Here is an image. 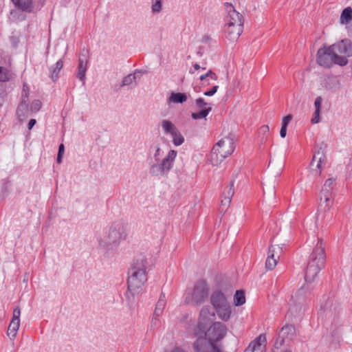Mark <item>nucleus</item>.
Segmentation results:
<instances>
[{"mask_svg": "<svg viewBox=\"0 0 352 352\" xmlns=\"http://www.w3.org/2000/svg\"><path fill=\"white\" fill-rule=\"evenodd\" d=\"M227 328L221 322H214L208 329L195 331L197 340L194 343V349L200 352H223L221 345L218 342L226 335Z\"/></svg>", "mask_w": 352, "mask_h": 352, "instance_id": "f257e3e1", "label": "nucleus"}, {"mask_svg": "<svg viewBox=\"0 0 352 352\" xmlns=\"http://www.w3.org/2000/svg\"><path fill=\"white\" fill-rule=\"evenodd\" d=\"M351 56L352 45H323L317 52L316 62L324 68H331L333 65L343 67Z\"/></svg>", "mask_w": 352, "mask_h": 352, "instance_id": "f03ea898", "label": "nucleus"}, {"mask_svg": "<svg viewBox=\"0 0 352 352\" xmlns=\"http://www.w3.org/2000/svg\"><path fill=\"white\" fill-rule=\"evenodd\" d=\"M147 259L143 254L134 258L129 271L127 279L128 291L133 296L140 292L147 280Z\"/></svg>", "mask_w": 352, "mask_h": 352, "instance_id": "7ed1b4c3", "label": "nucleus"}, {"mask_svg": "<svg viewBox=\"0 0 352 352\" xmlns=\"http://www.w3.org/2000/svg\"><path fill=\"white\" fill-rule=\"evenodd\" d=\"M126 226L122 223H114L98 236L99 247L106 252L113 251L122 241L126 239Z\"/></svg>", "mask_w": 352, "mask_h": 352, "instance_id": "20e7f679", "label": "nucleus"}, {"mask_svg": "<svg viewBox=\"0 0 352 352\" xmlns=\"http://www.w3.org/2000/svg\"><path fill=\"white\" fill-rule=\"evenodd\" d=\"M324 243L318 239L310 256L309 261L305 272V280L307 284L314 282L325 262Z\"/></svg>", "mask_w": 352, "mask_h": 352, "instance_id": "39448f33", "label": "nucleus"}, {"mask_svg": "<svg viewBox=\"0 0 352 352\" xmlns=\"http://www.w3.org/2000/svg\"><path fill=\"white\" fill-rule=\"evenodd\" d=\"M235 149L234 135L229 134L221 138L212 148L210 162L217 166L224 159L230 155Z\"/></svg>", "mask_w": 352, "mask_h": 352, "instance_id": "423d86ee", "label": "nucleus"}, {"mask_svg": "<svg viewBox=\"0 0 352 352\" xmlns=\"http://www.w3.org/2000/svg\"><path fill=\"white\" fill-rule=\"evenodd\" d=\"M209 286L205 280H197L193 287L186 294L184 302L194 306L204 303L208 298Z\"/></svg>", "mask_w": 352, "mask_h": 352, "instance_id": "0eeeda50", "label": "nucleus"}, {"mask_svg": "<svg viewBox=\"0 0 352 352\" xmlns=\"http://www.w3.org/2000/svg\"><path fill=\"white\" fill-rule=\"evenodd\" d=\"M160 148L157 146L154 154V157L157 163L152 165L150 168V173L155 176L166 174L171 169L177 156V151L170 150L167 156H166L161 162H159L157 157L160 155Z\"/></svg>", "mask_w": 352, "mask_h": 352, "instance_id": "6e6552de", "label": "nucleus"}, {"mask_svg": "<svg viewBox=\"0 0 352 352\" xmlns=\"http://www.w3.org/2000/svg\"><path fill=\"white\" fill-rule=\"evenodd\" d=\"M210 302L221 319L228 320L230 318L231 308L222 292L214 291L210 296Z\"/></svg>", "mask_w": 352, "mask_h": 352, "instance_id": "1a4fd4ad", "label": "nucleus"}, {"mask_svg": "<svg viewBox=\"0 0 352 352\" xmlns=\"http://www.w3.org/2000/svg\"><path fill=\"white\" fill-rule=\"evenodd\" d=\"M295 337V327L293 324H287L280 329L274 343V347L276 349H280L286 340H292Z\"/></svg>", "mask_w": 352, "mask_h": 352, "instance_id": "9d476101", "label": "nucleus"}, {"mask_svg": "<svg viewBox=\"0 0 352 352\" xmlns=\"http://www.w3.org/2000/svg\"><path fill=\"white\" fill-rule=\"evenodd\" d=\"M228 12L225 18V25H242L243 26V17L241 14L237 12L231 3L225 4Z\"/></svg>", "mask_w": 352, "mask_h": 352, "instance_id": "9b49d317", "label": "nucleus"}, {"mask_svg": "<svg viewBox=\"0 0 352 352\" xmlns=\"http://www.w3.org/2000/svg\"><path fill=\"white\" fill-rule=\"evenodd\" d=\"M327 145L324 143H322L318 151L314 153L311 162V166H313L314 162L318 160V162L316 164L317 169L315 170L316 174L317 175H320L321 171H322V164H325L327 161L326 157V153H325V149H326Z\"/></svg>", "mask_w": 352, "mask_h": 352, "instance_id": "f8f14e48", "label": "nucleus"}, {"mask_svg": "<svg viewBox=\"0 0 352 352\" xmlns=\"http://www.w3.org/2000/svg\"><path fill=\"white\" fill-rule=\"evenodd\" d=\"M214 313L211 310L209 306H204L200 311L198 321V330L206 329L209 322L214 318Z\"/></svg>", "mask_w": 352, "mask_h": 352, "instance_id": "ddd939ff", "label": "nucleus"}, {"mask_svg": "<svg viewBox=\"0 0 352 352\" xmlns=\"http://www.w3.org/2000/svg\"><path fill=\"white\" fill-rule=\"evenodd\" d=\"M243 30L242 25H225L224 34L228 41L232 43L236 42Z\"/></svg>", "mask_w": 352, "mask_h": 352, "instance_id": "4468645a", "label": "nucleus"}, {"mask_svg": "<svg viewBox=\"0 0 352 352\" xmlns=\"http://www.w3.org/2000/svg\"><path fill=\"white\" fill-rule=\"evenodd\" d=\"M89 60V51L88 50H85V48L82 50L79 56V63H78V78L82 81L84 82L85 80V74L87 69V63Z\"/></svg>", "mask_w": 352, "mask_h": 352, "instance_id": "2eb2a0df", "label": "nucleus"}, {"mask_svg": "<svg viewBox=\"0 0 352 352\" xmlns=\"http://www.w3.org/2000/svg\"><path fill=\"white\" fill-rule=\"evenodd\" d=\"M266 342L265 335L261 334L249 344L245 352H264Z\"/></svg>", "mask_w": 352, "mask_h": 352, "instance_id": "dca6fc26", "label": "nucleus"}, {"mask_svg": "<svg viewBox=\"0 0 352 352\" xmlns=\"http://www.w3.org/2000/svg\"><path fill=\"white\" fill-rule=\"evenodd\" d=\"M311 289L309 284H304L300 288H299L295 294L292 296L295 300L300 301V303L305 304L308 295L310 294Z\"/></svg>", "mask_w": 352, "mask_h": 352, "instance_id": "f3484780", "label": "nucleus"}, {"mask_svg": "<svg viewBox=\"0 0 352 352\" xmlns=\"http://www.w3.org/2000/svg\"><path fill=\"white\" fill-rule=\"evenodd\" d=\"M304 303H300V301L295 300L294 298H291L289 303V310L287 316L289 317H297L300 315L302 311Z\"/></svg>", "mask_w": 352, "mask_h": 352, "instance_id": "a211bd4d", "label": "nucleus"}, {"mask_svg": "<svg viewBox=\"0 0 352 352\" xmlns=\"http://www.w3.org/2000/svg\"><path fill=\"white\" fill-rule=\"evenodd\" d=\"M333 199L332 192H320V207L323 208L324 211H328L332 206Z\"/></svg>", "mask_w": 352, "mask_h": 352, "instance_id": "6ab92c4d", "label": "nucleus"}, {"mask_svg": "<svg viewBox=\"0 0 352 352\" xmlns=\"http://www.w3.org/2000/svg\"><path fill=\"white\" fill-rule=\"evenodd\" d=\"M30 109L28 107V100L22 98L16 110V115L21 121H23L30 116Z\"/></svg>", "mask_w": 352, "mask_h": 352, "instance_id": "aec40b11", "label": "nucleus"}, {"mask_svg": "<svg viewBox=\"0 0 352 352\" xmlns=\"http://www.w3.org/2000/svg\"><path fill=\"white\" fill-rule=\"evenodd\" d=\"M15 7L25 11L30 12L33 9L32 0H12Z\"/></svg>", "mask_w": 352, "mask_h": 352, "instance_id": "412c9836", "label": "nucleus"}, {"mask_svg": "<svg viewBox=\"0 0 352 352\" xmlns=\"http://www.w3.org/2000/svg\"><path fill=\"white\" fill-rule=\"evenodd\" d=\"M324 87L328 89L339 88L340 82L337 77L333 76H328L324 79Z\"/></svg>", "mask_w": 352, "mask_h": 352, "instance_id": "4be33fe9", "label": "nucleus"}, {"mask_svg": "<svg viewBox=\"0 0 352 352\" xmlns=\"http://www.w3.org/2000/svg\"><path fill=\"white\" fill-rule=\"evenodd\" d=\"M166 299H165V295L164 294H162L160 296V298L156 304V307L154 311V316L157 317H160L163 310L166 306Z\"/></svg>", "mask_w": 352, "mask_h": 352, "instance_id": "5701e85b", "label": "nucleus"}, {"mask_svg": "<svg viewBox=\"0 0 352 352\" xmlns=\"http://www.w3.org/2000/svg\"><path fill=\"white\" fill-rule=\"evenodd\" d=\"M187 100V96L184 93H174L172 92L168 100V102L172 103H183Z\"/></svg>", "mask_w": 352, "mask_h": 352, "instance_id": "b1692460", "label": "nucleus"}, {"mask_svg": "<svg viewBox=\"0 0 352 352\" xmlns=\"http://www.w3.org/2000/svg\"><path fill=\"white\" fill-rule=\"evenodd\" d=\"M352 20V8L347 7L344 8L340 15V22L341 24H347Z\"/></svg>", "mask_w": 352, "mask_h": 352, "instance_id": "393cba45", "label": "nucleus"}, {"mask_svg": "<svg viewBox=\"0 0 352 352\" xmlns=\"http://www.w3.org/2000/svg\"><path fill=\"white\" fill-rule=\"evenodd\" d=\"M19 326V321L12 320L8 329V336L11 337L12 338H14L16 336Z\"/></svg>", "mask_w": 352, "mask_h": 352, "instance_id": "a878e982", "label": "nucleus"}, {"mask_svg": "<svg viewBox=\"0 0 352 352\" xmlns=\"http://www.w3.org/2000/svg\"><path fill=\"white\" fill-rule=\"evenodd\" d=\"M63 67V62L62 60V58H60L56 63L55 66L52 67L50 69L51 78L54 81H55L57 79L58 73L60 72V71L61 70Z\"/></svg>", "mask_w": 352, "mask_h": 352, "instance_id": "bb28decb", "label": "nucleus"}, {"mask_svg": "<svg viewBox=\"0 0 352 352\" xmlns=\"http://www.w3.org/2000/svg\"><path fill=\"white\" fill-rule=\"evenodd\" d=\"M161 124L166 133H170L171 135L177 129V127L168 120H163Z\"/></svg>", "mask_w": 352, "mask_h": 352, "instance_id": "cd10ccee", "label": "nucleus"}, {"mask_svg": "<svg viewBox=\"0 0 352 352\" xmlns=\"http://www.w3.org/2000/svg\"><path fill=\"white\" fill-rule=\"evenodd\" d=\"M283 246L281 245H270L268 250V254H273L274 256L279 259L280 254L283 252Z\"/></svg>", "mask_w": 352, "mask_h": 352, "instance_id": "c85d7f7f", "label": "nucleus"}, {"mask_svg": "<svg viewBox=\"0 0 352 352\" xmlns=\"http://www.w3.org/2000/svg\"><path fill=\"white\" fill-rule=\"evenodd\" d=\"M234 302L236 306H241L245 302V297L243 291L237 290L234 296Z\"/></svg>", "mask_w": 352, "mask_h": 352, "instance_id": "c756f323", "label": "nucleus"}, {"mask_svg": "<svg viewBox=\"0 0 352 352\" xmlns=\"http://www.w3.org/2000/svg\"><path fill=\"white\" fill-rule=\"evenodd\" d=\"M234 182L231 181L230 184V187L223 192V198H226L225 203L226 204H230L231 202V199L234 195Z\"/></svg>", "mask_w": 352, "mask_h": 352, "instance_id": "7c9ffc66", "label": "nucleus"}, {"mask_svg": "<svg viewBox=\"0 0 352 352\" xmlns=\"http://www.w3.org/2000/svg\"><path fill=\"white\" fill-rule=\"evenodd\" d=\"M278 259L273 254H267V258L265 261V267L268 270H272L277 265Z\"/></svg>", "mask_w": 352, "mask_h": 352, "instance_id": "2f4dec72", "label": "nucleus"}, {"mask_svg": "<svg viewBox=\"0 0 352 352\" xmlns=\"http://www.w3.org/2000/svg\"><path fill=\"white\" fill-rule=\"evenodd\" d=\"M335 184H336V179L335 178H329L328 179H327L325 181L321 191L331 192Z\"/></svg>", "mask_w": 352, "mask_h": 352, "instance_id": "473e14b6", "label": "nucleus"}, {"mask_svg": "<svg viewBox=\"0 0 352 352\" xmlns=\"http://www.w3.org/2000/svg\"><path fill=\"white\" fill-rule=\"evenodd\" d=\"M141 73L140 71H136L134 74H130L125 76L123 80L121 86H127L131 85L136 79V75Z\"/></svg>", "mask_w": 352, "mask_h": 352, "instance_id": "72a5a7b5", "label": "nucleus"}, {"mask_svg": "<svg viewBox=\"0 0 352 352\" xmlns=\"http://www.w3.org/2000/svg\"><path fill=\"white\" fill-rule=\"evenodd\" d=\"M211 107L202 109L197 113H192L191 116L194 120H199L201 118H205L208 113L211 111Z\"/></svg>", "mask_w": 352, "mask_h": 352, "instance_id": "f704fd0d", "label": "nucleus"}, {"mask_svg": "<svg viewBox=\"0 0 352 352\" xmlns=\"http://www.w3.org/2000/svg\"><path fill=\"white\" fill-rule=\"evenodd\" d=\"M173 137V144L175 146H179L183 144L184 141V137L182 135V134L179 132L178 129L176 130L174 133L171 134Z\"/></svg>", "mask_w": 352, "mask_h": 352, "instance_id": "c9c22d12", "label": "nucleus"}, {"mask_svg": "<svg viewBox=\"0 0 352 352\" xmlns=\"http://www.w3.org/2000/svg\"><path fill=\"white\" fill-rule=\"evenodd\" d=\"M10 77V72L6 68L0 67V83L8 81Z\"/></svg>", "mask_w": 352, "mask_h": 352, "instance_id": "e433bc0d", "label": "nucleus"}, {"mask_svg": "<svg viewBox=\"0 0 352 352\" xmlns=\"http://www.w3.org/2000/svg\"><path fill=\"white\" fill-rule=\"evenodd\" d=\"M151 1H152V6H151L152 13L154 14L160 13L162 8V0H151Z\"/></svg>", "mask_w": 352, "mask_h": 352, "instance_id": "4c0bfd02", "label": "nucleus"}, {"mask_svg": "<svg viewBox=\"0 0 352 352\" xmlns=\"http://www.w3.org/2000/svg\"><path fill=\"white\" fill-rule=\"evenodd\" d=\"M41 107V102L39 100H34L32 101L31 105H30V111L35 113L40 110Z\"/></svg>", "mask_w": 352, "mask_h": 352, "instance_id": "58836bf2", "label": "nucleus"}, {"mask_svg": "<svg viewBox=\"0 0 352 352\" xmlns=\"http://www.w3.org/2000/svg\"><path fill=\"white\" fill-rule=\"evenodd\" d=\"M7 94L5 90L3 89V85L0 83V107H1L6 100Z\"/></svg>", "mask_w": 352, "mask_h": 352, "instance_id": "ea45409f", "label": "nucleus"}, {"mask_svg": "<svg viewBox=\"0 0 352 352\" xmlns=\"http://www.w3.org/2000/svg\"><path fill=\"white\" fill-rule=\"evenodd\" d=\"M270 128L268 125H263L259 129V133L263 135L262 139L266 138L269 134Z\"/></svg>", "mask_w": 352, "mask_h": 352, "instance_id": "a19ab883", "label": "nucleus"}, {"mask_svg": "<svg viewBox=\"0 0 352 352\" xmlns=\"http://www.w3.org/2000/svg\"><path fill=\"white\" fill-rule=\"evenodd\" d=\"M208 77H210L213 80L217 79V74L212 72V70H209L206 74L201 75L199 78L201 80H204Z\"/></svg>", "mask_w": 352, "mask_h": 352, "instance_id": "79ce46f5", "label": "nucleus"}, {"mask_svg": "<svg viewBox=\"0 0 352 352\" xmlns=\"http://www.w3.org/2000/svg\"><path fill=\"white\" fill-rule=\"evenodd\" d=\"M322 100H322V98L321 96H318L315 99V101H314L315 111H320Z\"/></svg>", "mask_w": 352, "mask_h": 352, "instance_id": "37998d69", "label": "nucleus"}, {"mask_svg": "<svg viewBox=\"0 0 352 352\" xmlns=\"http://www.w3.org/2000/svg\"><path fill=\"white\" fill-rule=\"evenodd\" d=\"M292 118H293V116L291 114H289V115L283 117V118L282 120V126L287 127L289 123L292 120Z\"/></svg>", "mask_w": 352, "mask_h": 352, "instance_id": "c03bdc74", "label": "nucleus"}, {"mask_svg": "<svg viewBox=\"0 0 352 352\" xmlns=\"http://www.w3.org/2000/svg\"><path fill=\"white\" fill-rule=\"evenodd\" d=\"M20 315L21 311L19 307H16L13 311V318L12 320L19 321L20 322Z\"/></svg>", "mask_w": 352, "mask_h": 352, "instance_id": "a18cd8bd", "label": "nucleus"}, {"mask_svg": "<svg viewBox=\"0 0 352 352\" xmlns=\"http://www.w3.org/2000/svg\"><path fill=\"white\" fill-rule=\"evenodd\" d=\"M320 111H315L313 115V118L311 120L312 124H317L320 122Z\"/></svg>", "mask_w": 352, "mask_h": 352, "instance_id": "49530a36", "label": "nucleus"}, {"mask_svg": "<svg viewBox=\"0 0 352 352\" xmlns=\"http://www.w3.org/2000/svg\"><path fill=\"white\" fill-rule=\"evenodd\" d=\"M218 88L219 87L217 85L213 86L211 89L204 92V94L206 96H212L217 92Z\"/></svg>", "mask_w": 352, "mask_h": 352, "instance_id": "de8ad7c7", "label": "nucleus"}, {"mask_svg": "<svg viewBox=\"0 0 352 352\" xmlns=\"http://www.w3.org/2000/svg\"><path fill=\"white\" fill-rule=\"evenodd\" d=\"M196 105L198 108H203L207 103L202 98H198L195 100Z\"/></svg>", "mask_w": 352, "mask_h": 352, "instance_id": "09e8293b", "label": "nucleus"}, {"mask_svg": "<svg viewBox=\"0 0 352 352\" xmlns=\"http://www.w3.org/2000/svg\"><path fill=\"white\" fill-rule=\"evenodd\" d=\"M28 93H29V87L27 85L24 84L23 87V95L22 98H25V100H28Z\"/></svg>", "mask_w": 352, "mask_h": 352, "instance_id": "8fccbe9b", "label": "nucleus"}, {"mask_svg": "<svg viewBox=\"0 0 352 352\" xmlns=\"http://www.w3.org/2000/svg\"><path fill=\"white\" fill-rule=\"evenodd\" d=\"M216 42L214 41L210 36L205 35L202 37L201 42L202 43H210V42Z\"/></svg>", "mask_w": 352, "mask_h": 352, "instance_id": "3c124183", "label": "nucleus"}, {"mask_svg": "<svg viewBox=\"0 0 352 352\" xmlns=\"http://www.w3.org/2000/svg\"><path fill=\"white\" fill-rule=\"evenodd\" d=\"M287 134V127L285 126H281L280 131V135L281 138H285Z\"/></svg>", "mask_w": 352, "mask_h": 352, "instance_id": "603ef678", "label": "nucleus"}, {"mask_svg": "<svg viewBox=\"0 0 352 352\" xmlns=\"http://www.w3.org/2000/svg\"><path fill=\"white\" fill-rule=\"evenodd\" d=\"M225 201H226V198L224 197L221 201V210H226L228 208L230 204H226Z\"/></svg>", "mask_w": 352, "mask_h": 352, "instance_id": "864d4df0", "label": "nucleus"}, {"mask_svg": "<svg viewBox=\"0 0 352 352\" xmlns=\"http://www.w3.org/2000/svg\"><path fill=\"white\" fill-rule=\"evenodd\" d=\"M36 123V120L35 119H31L28 122V129L30 130L32 129V127L34 126V124Z\"/></svg>", "mask_w": 352, "mask_h": 352, "instance_id": "5fc2aeb1", "label": "nucleus"}, {"mask_svg": "<svg viewBox=\"0 0 352 352\" xmlns=\"http://www.w3.org/2000/svg\"><path fill=\"white\" fill-rule=\"evenodd\" d=\"M12 44H16L19 42V37L16 35H13L11 36Z\"/></svg>", "mask_w": 352, "mask_h": 352, "instance_id": "6e6d98bb", "label": "nucleus"}, {"mask_svg": "<svg viewBox=\"0 0 352 352\" xmlns=\"http://www.w3.org/2000/svg\"><path fill=\"white\" fill-rule=\"evenodd\" d=\"M64 145L63 144H61L59 147H58V154H60V155H63L64 153Z\"/></svg>", "mask_w": 352, "mask_h": 352, "instance_id": "4d7b16f0", "label": "nucleus"}, {"mask_svg": "<svg viewBox=\"0 0 352 352\" xmlns=\"http://www.w3.org/2000/svg\"><path fill=\"white\" fill-rule=\"evenodd\" d=\"M157 318L158 317L154 316V318L152 320V325L156 326L159 323Z\"/></svg>", "mask_w": 352, "mask_h": 352, "instance_id": "13d9d810", "label": "nucleus"}, {"mask_svg": "<svg viewBox=\"0 0 352 352\" xmlns=\"http://www.w3.org/2000/svg\"><path fill=\"white\" fill-rule=\"evenodd\" d=\"M62 156H63V155L58 154L56 160L58 164H60L62 162Z\"/></svg>", "mask_w": 352, "mask_h": 352, "instance_id": "bf43d9fd", "label": "nucleus"}, {"mask_svg": "<svg viewBox=\"0 0 352 352\" xmlns=\"http://www.w3.org/2000/svg\"><path fill=\"white\" fill-rule=\"evenodd\" d=\"M195 69L196 70H198L199 69H200V66L199 65H198L197 63H195L194 65H193Z\"/></svg>", "mask_w": 352, "mask_h": 352, "instance_id": "052dcab7", "label": "nucleus"}, {"mask_svg": "<svg viewBox=\"0 0 352 352\" xmlns=\"http://www.w3.org/2000/svg\"><path fill=\"white\" fill-rule=\"evenodd\" d=\"M172 352H184L183 350L180 349H175Z\"/></svg>", "mask_w": 352, "mask_h": 352, "instance_id": "680f3d73", "label": "nucleus"}, {"mask_svg": "<svg viewBox=\"0 0 352 352\" xmlns=\"http://www.w3.org/2000/svg\"><path fill=\"white\" fill-rule=\"evenodd\" d=\"M273 352H274V351H273ZM283 352H292V351H291V350H288V349H287V350H285V351H283Z\"/></svg>", "mask_w": 352, "mask_h": 352, "instance_id": "e2e57ef3", "label": "nucleus"}, {"mask_svg": "<svg viewBox=\"0 0 352 352\" xmlns=\"http://www.w3.org/2000/svg\"><path fill=\"white\" fill-rule=\"evenodd\" d=\"M344 40H342V41H341L342 44H344Z\"/></svg>", "mask_w": 352, "mask_h": 352, "instance_id": "0e129e2a", "label": "nucleus"}]
</instances>
